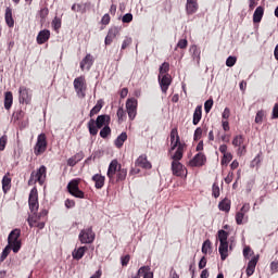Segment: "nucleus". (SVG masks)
<instances>
[{
    "label": "nucleus",
    "mask_w": 278,
    "mask_h": 278,
    "mask_svg": "<svg viewBox=\"0 0 278 278\" xmlns=\"http://www.w3.org/2000/svg\"><path fill=\"white\" fill-rule=\"evenodd\" d=\"M106 176L111 184H121L127 179V168H123L117 160H113L109 165Z\"/></svg>",
    "instance_id": "nucleus-1"
},
{
    "label": "nucleus",
    "mask_w": 278,
    "mask_h": 278,
    "mask_svg": "<svg viewBox=\"0 0 278 278\" xmlns=\"http://www.w3.org/2000/svg\"><path fill=\"white\" fill-rule=\"evenodd\" d=\"M111 121L110 115H99L96 121L90 119L87 124L90 136H97L99 129H102L103 126H109Z\"/></svg>",
    "instance_id": "nucleus-2"
},
{
    "label": "nucleus",
    "mask_w": 278,
    "mask_h": 278,
    "mask_svg": "<svg viewBox=\"0 0 278 278\" xmlns=\"http://www.w3.org/2000/svg\"><path fill=\"white\" fill-rule=\"evenodd\" d=\"M47 181V166L41 165L37 170H33L28 179V186H42Z\"/></svg>",
    "instance_id": "nucleus-3"
},
{
    "label": "nucleus",
    "mask_w": 278,
    "mask_h": 278,
    "mask_svg": "<svg viewBox=\"0 0 278 278\" xmlns=\"http://www.w3.org/2000/svg\"><path fill=\"white\" fill-rule=\"evenodd\" d=\"M8 245L11 247L13 253H18L23 247V241L21 240V229H13L8 237Z\"/></svg>",
    "instance_id": "nucleus-4"
},
{
    "label": "nucleus",
    "mask_w": 278,
    "mask_h": 278,
    "mask_svg": "<svg viewBox=\"0 0 278 278\" xmlns=\"http://www.w3.org/2000/svg\"><path fill=\"white\" fill-rule=\"evenodd\" d=\"M74 90L79 99H86V90H88V84L86 83V76L81 75L73 81Z\"/></svg>",
    "instance_id": "nucleus-5"
},
{
    "label": "nucleus",
    "mask_w": 278,
    "mask_h": 278,
    "mask_svg": "<svg viewBox=\"0 0 278 278\" xmlns=\"http://www.w3.org/2000/svg\"><path fill=\"white\" fill-rule=\"evenodd\" d=\"M81 178H74L67 184V191L76 199H86V193L79 189Z\"/></svg>",
    "instance_id": "nucleus-6"
},
{
    "label": "nucleus",
    "mask_w": 278,
    "mask_h": 278,
    "mask_svg": "<svg viewBox=\"0 0 278 278\" xmlns=\"http://www.w3.org/2000/svg\"><path fill=\"white\" fill-rule=\"evenodd\" d=\"M47 147H49V142L47 141V135L40 134L37 137V142L34 147V154L38 157L47 152Z\"/></svg>",
    "instance_id": "nucleus-7"
},
{
    "label": "nucleus",
    "mask_w": 278,
    "mask_h": 278,
    "mask_svg": "<svg viewBox=\"0 0 278 278\" xmlns=\"http://www.w3.org/2000/svg\"><path fill=\"white\" fill-rule=\"evenodd\" d=\"M28 206L31 214H36V212H38V207H40V204L38 202V189L36 187H34L29 192Z\"/></svg>",
    "instance_id": "nucleus-8"
},
{
    "label": "nucleus",
    "mask_w": 278,
    "mask_h": 278,
    "mask_svg": "<svg viewBox=\"0 0 278 278\" xmlns=\"http://www.w3.org/2000/svg\"><path fill=\"white\" fill-rule=\"evenodd\" d=\"M126 112L129 121H134L138 114V100L136 98H129L126 101Z\"/></svg>",
    "instance_id": "nucleus-9"
},
{
    "label": "nucleus",
    "mask_w": 278,
    "mask_h": 278,
    "mask_svg": "<svg viewBox=\"0 0 278 278\" xmlns=\"http://www.w3.org/2000/svg\"><path fill=\"white\" fill-rule=\"evenodd\" d=\"M18 101L21 104L29 105L31 103V91L25 86L18 88Z\"/></svg>",
    "instance_id": "nucleus-10"
},
{
    "label": "nucleus",
    "mask_w": 278,
    "mask_h": 278,
    "mask_svg": "<svg viewBox=\"0 0 278 278\" xmlns=\"http://www.w3.org/2000/svg\"><path fill=\"white\" fill-rule=\"evenodd\" d=\"M78 238L81 244H92V242H94V232L92 231V227L83 229Z\"/></svg>",
    "instance_id": "nucleus-11"
},
{
    "label": "nucleus",
    "mask_w": 278,
    "mask_h": 278,
    "mask_svg": "<svg viewBox=\"0 0 278 278\" xmlns=\"http://www.w3.org/2000/svg\"><path fill=\"white\" fill-rule=\"evenodd\" d=\"M159 84L162 92L166 94V92H168V88H170V85L173 84V76H170V74H164L161 77L159 76Z\"/></svg>",
    "instance_id": "nucleus-12"
},
{
    "label": "nucleus",
    "mask_w": 278,
    "mask_h": 278,
    "mask_svg": "<svg viewBox=\"0 0 278 278\" xmlns=\"http://www.w3.org/2000/svg\"><path fill=\"white\" fill-rule=\"evenodd\" d=\"M169 138H170L169 151H175V149H177L179 144H186V143H181V139L179 138V131L177 130V127L170 130Z\"/></svg>",
    "instance_id": "nucleus-13"
},
{
    "label": "nucleus",
    "mask_w": 278,
    "mask_h": 278,
    "mask_svg": "<svg viewBox=\"0 0 278 278\" xmlns=\"http://www.w3.org/2000/svg\"><path fill=\"white\" fill-rule=\"evenodd\" d=\"M205 162H207V156H205L203 152H199L189 161V165L192 167H201L205 166Z\"/></svg>",
    "instance_id": "nucleus-14"
},
{
    "label": "nucleus",
    "mask_w": 278,
    "mask_h": 278,
    "mask_svg": "<svg viewBox=\"0 0 278 278\" xmlns=\"http://www.w3.org/2000/svg\"><path fill=\"white\" fill-rule=\"evenodd\" d=\"M251 211V204L249 203H244L242 205V207L240 208L239 212H237L236 214V223L237 225H242L244 222V216H247V214H249V212Z\"/></svg>",
    "instance_id": "nucleus-15"
},
{
    "label": "nucleus",
    "mask_w": 278,
    "mask_h": 278,
    "mask_svg": "<svg viewBox=\"0 0 278 278\" xmlns=\"http://www.w3.org/2000/svg\"><path fill=\"white\" fill-rule=\"evenodd\" d=\"M118 34H121V28L113 26L109 29L108 35L104 39V43L106 47H110V45H112V42H114V39L116 38V36H118Z\"/></svg>",
    "instance_id": "nucleus-16"
},
{
    "label": "nucleus",
    "mask_w": 278,
    "mask_h": 278,
    "mask_svg": "<svg viewBox=\"0 0 278 278\" xmlns=\"http://www.w3.org/2000/svg\"><path fill=\"white\" fill-rule=\"evenodd\" d=\"M135 166L138 168H144L149 170L152 168L151 162L147 159V154H141L135 162Z\"/></svg>",
    "instance_id": "nucleus-17"
},
{
    "label": "nucleus",
    "mask_w": 278,
    "mask_h": 278,
    "mask_svg": "<svg viewBox=\"0 0 278 278\" xmlns=\"http://www.w3.org/2000/svg\"><path fill=\"white\" fill-rule=\"evenodd\" d=\"M172 173L173 175H175V177H184V173H186V168L184 167V164H181L179 161H173Z\"/></svg>",
    "instance_id": "nucleus-18"
},
{
    "label": "nucleus",
    "mask_w": 278,
    "mask_h": 278,
    "mask_svg": "<svg viewBox=\"0 0 278 278\" xmlns=\"http://www.w3.org/2000/svg\"><path fill=\"white\" fill-rule=\"evenodd\" d=\"M92 64H94V56L92 54H87L81 61H80V70L84 71H90L92 68Z\"/></svg>",
    "instance_id": "nucleus-19"
},
{
    "label": "nucleus",
    "mask_w": 278,
    "mask_h": 278,
    "mask_svg": "<svg viewBox=\"0 0 278 278\" xmlns=\"http://www.w3.org/2000/svg\"><path fill=\"white\" fill-rule=\"evenodd\" d=\"M49 38H51V30H40L37 35V45H45V42H49Z\"/></svg>",
    "instance_id": "nucleus-20"
},
{
    "label": "nucleus",
    "mask_w": 278,
    "mask_h": 278,
    "mask_svg": "<svg viewBox=\"0 0 278 278\" xmlns=\"http://www.w3.org/2000/svg\"><path fill=\"white\" fill-rule=\"evenodd\" d=\"M257 262H260V255L254 256L251 261L248 263L247 267V277L253 276V273H255V266H257Z\"/></svg>",
    "instance_id": "nucleus-21"
},
{
    "label": "nucleus",
    "mask_w": 278,
    "mask_h": 278,
    "mask_svg": "<svg viewBox=\"0 0 278 278\" xmlns=\"http://www.w3.org/2000/svg\"><path fill=\"white\" fill-rule=\"evenodd\" d=\"M29 227H38V229H45V219L38 218V215L28 217Z\"/></svg>",
    "instance_id": "nucleus-22"
},
{
    "label": "nucleus",
    "mask_w": 278,
    "mask_h": 278,
    "mask_svg": "<svg viewBox=\"0 0 278 278\" xmlns=\"http://www.w3.org/2000/svg\"><path fill=\"white\" fill-rule=\"evenodd\" d=\"M86 251H88V247L86 245L74 249V251L72 252L73 260L79 262V260H81L84 255H86Z\"/></svg>",
    "instance_id": "nucleus-23"
},
{
    "label": "nucleus",
    "mask_w": 278,
    "mask_h": 278,
    "mask_svg": "<svg viewBox=\"0 0 278 278\" xmlns=\"http://www.w3.org/2000/svg\"><path fill=\"white\" fill-rule=\"evenodd\" d=\"M91 179L94 182V188H97V190H101V188L105 186V176L101 174H94Z\"/></svg>",
    "instance_id": "nucleus-24"
},
{
    "label": "nucleus",
    "mask_w": 278,
    "mask_h": 278,
    "mask_svg": "<svg viewBox=\"0 0 278 278\" xmlns=\"http://www.w3.org/2000/svg\"><path fill=\"white\" fill-rule=\"evenodd\" d=\"M12 188V177H10V173H7L2 178V190L4 194H8Z\"/></svg>",
    "instance_id": "nucleus-25"
},
{
    "label": "nucleus",
    "mask_w": 278,
    "mask_h": 278,
    "mask_svg": "<svg viewBox=\"0 0 278 278\" xmlns=\"http://www.w3.org/2000/svg\"><path fill=\"white\" fill-rule=\"evenodd\" d=\"M218 251H219L220 260L225 262V260L229 257V243H219Z\"/></svg>",
    "instance_id": "nucleus-26"
},
{
    "label": "nucleus",
    "mask_w": 278,
    "mask_h": 278,
    "mask_svg": "<svg viewBox=\"0 0 278 278\" xmlns=\"http://www.w3.org/2000/svg\"><path fill=\"white\" fill-rule=\"evenodd\" d=\"M201 118H203V106L198 105L194 110V113H193L192 124L193 125H199V123H201Z\"/></svg>",
    "instance_id": "nucleus-27"
},
{
    "label": "nucleus",
    "mask_w": 278,
    "mask_h": 278,
    "mask_svg": "<svg viewBox=\"0 0 278 278\" xmlns=\"http://www.w3.org/2000/svg\"><path fill=\"white\" fill-rule=\"evenodd\" d=\"M13 103H14V96L12 94V91H7L4 93V109L12 110Z\"/></svg>",
    "instance_id": "nucleus-28"
},
{
    "label": "nucleus",
    "mask_w": 278,
    "mask_h": 278,
    "mask_svg": "<svg viewBox=\"0 0 278 278\" xmlns=\"http://www.w3.org/2000/svg\"><path fill=\"white\" fill-rule=\"evenodd\" d=\"M218 207L220 212H226L227 214H229V212L231 211V200L227 198L222 200L218 204Z\"/></svg>",
    "instance_id": "nucleus-29"
},
{
    "label": "nucleus",
    "mask_w": 278,
    "mask_h": 278,
    "mask_svg": "<svg viewBox=\"0 0 278 278\" xmlns=\"http://www.w3.org/2000/svg\"><path fill=\"white\" fill-rule=\"evenodd\" d=\"M264 18V7H257L253 14V23H262Z\"/></svg>",
    "instance_id": "nucleus-30"
},
{
    "label": "nucleus",
    "mask_w": 278,
    "mask_h": 278,
    "mask_svg": "<svg viewBox=\"0 0 278 278\" xmlns=\"http://www.w3.org/2000/svg\"><path fill=\"white\" fill-rule=\"evenodd\" d=\"M184 149H186V144H179V147L176 148V152L172 156L173 162H179L184 157Z\"/></svg>",
    "instance_id": "nucleus-31"
},
{
    "label": "nucleus",
    "mask_w": 278,
    "mask_h": 278,
    "mask_svg": "<svg viewBox=\"0 0 278 278\" xmlns=\"http://www.w3.org/2000/svg\"><path fill=\"white\" fill-rule=\"evenodd\" d=\"M4 21L8 27H14V17H12V9L10 7L5 9Z\"/></svg>",
    "instance_id": "nucleus-32"
},
{
    "label": "nucleus",
    "mask_w": 278,
    "mask_h": 278,
    "mask_svg": "<svg viewBox=\"0 0 278 278\" xmlns=\"http://www.w3.org/2000/svg\"><path fill=\"white\" fill-rule=\"evenodd\" d=\"M127 142V132H122L114 141L116 149H123V146Z\"/></svg>",
    "instance_id": "nucleus-33"
},
{
    "label": "nucleus",
    "mask_w": 278,
    "mask_h": 278,
    "mask_svg": "<svg viewBox=\"0 0 278 278\" xmlns=\"http://www.w3.org/2000/svg\"><path fill=\"white\" fill-rule=\"evenodd\" d=\"M84 160V154L81 153H76L72 157L67 160V166H75L78 162H81Z\"/></svg>",
    "instance_id": "nucleus-34"
},
{
    "label": "nucleus",
    "mask_w": 278,
    "mask_h": 278,
    "mask_svg": "<svg viewBox=\"0 0 278 278\" xmlns=\"http://www.w3.org/2000/svg\"><path fill=\"white\" fill-rule=\"evenodd\" d=\"M197 10H199V3L198 2H188L186 4V12L187 14H195Z\"/></svg>",
    "instance_id": "nucleus-35"
},
{
    "label": "nucleus",
    "mask_w": 278,
    "mask_h": 278,
    "mask_svg": "<svg viewBox=\"0 0 278 278\" xmlns=\"http://www.w3.org/2000/svg\"><path fill=\"white\" fill-rule=\"evenodd\" d=\"M103 109V100H98L97 104L91 109L89 116L92 118V116H97L99 112Z\"/></svg>",
    "instance_id": "nucleus-36"
},
{
    "label": "nucleus",
    "mask_w": 278,
    "mask_h": 278,
    "mask_svg": "<svg viewBox=\"0 0 278 278\" xmlns=\"http://www.w3.org/2000/svg\"><path fill=\"white\" fill-rule=\"evenodd\" d=\"M217 238L219 240V244L228 243L227 239L229 238V232L225 230H218Z\"/></svg>",
    "instance_id": "nucleus-37"
},
{
    "label": "nucleus",
    "mask_w": 278,
    "mask_h": 278,
    "mask_svg": "<svg viewBox=\"0 0 278 278\" xmlns=\"http://www.w3.org/2000/svg\"><path fill=\"white\" fill-rule=\"evenodd\" d=\"M168 71H170V63L164 62L159 70V76L162 77L164 75H168Z\"/></svg>",
    "instance_id": "nucleus-38"
},
{
    "label": "nucleus",
    "mask_w": 278,
    "mask_h": 278,
    "mask_svg": "<svg viewBox=\"0 0 278 278\" xmlns=\"http://www.w3.org/2000/svg\"><path fill=\"white\" fill-rule=\"evenodd\" d=\"M231 160H233V154H231V152L223 154L220 160L222 166H229V162H231Z\"/></svg>",
    "instance_id": "nucleus-39"
},
{
    "label": "nucleus",
    "mask_w": 278,
    "mask_h": 278,
    "mask_svg": "<svg viewBox=\"0 0 278 278\" xmlns=\"http://www.w3.org/2000/svg\"><path fill=\"white\" fill-rule=\"evenodd\" d=\"M202 253L204 255H207L208 253H212V241L210 239H206L202 244Z\"/></svg>",
    "instance_id": "nucleus-40"
},
{
    "label": "nucleus",
    "mask_w": 278,
    "mask_h": 278,
    "mask_svg": "<svg viewBox=\"0 0 278 278\" xmlns=\"http://www.w3.org/2000/svg\"><path fill=\"white\" fill-rule=\"evenodd\" d=\"M244 146V136L237 135L232 139V147H242Z\"/></svg>",
    "instance_id": "nucleus-41"
},
{
    "label": "nucleus",
    "mask_w": 278,
    "mask_h": 278,
    "mask_svg": "<svg viewBox=\"0 0 278 278\" xmlns=\"http://www.w3.org/2000/svg\"><path fill=\"white\" fill-rule=\"evenodd\" d=\"M189 53H191V55L193 58H198V60H201V50H199V48L197 47V45H192L189 49Z\"/></svg>",
    "instance_id": "nucleus-42"
},
{
    "label": "nucleus",
    "mask_w": 278,
    "mask_h": 278,
    "mask_svg": "<svg viewBox=\"0 0 278 278\" xmlns=\"http://www.w3.org/2000/svg\"><path fill=\"white\" fill-rule=\"evenodd\" d=\"M116 114H117L118 123H124V121H127V112H125V109L119 108Z\"/></svg>",
    "instance_id": "nucleus-43"
},
{
    "label": "nucleus",
    "mask_w": 278,
    "mask_h": 278,
    "mask_svg": "<svg viewBox=\"0 0 278 278\" xmlns=\"http://www.w3.org/2000/svg\"><path fill=\"white\" fill-rule=\"evenodd\" d=\"M100 136L105 140V138H108L109 136H112V128H110L109 126H104L101 130H100Z\"/></svg>",
    "instance_id": "nucleus-44"
},
{
    "label": "nucleus",
    "mask_w": 278,
    "mask_h": 278,
    "mask_svg": "<svg viewBox=\"0 0 278 278\" xmlns=\"http://www.w3.org/2000/svg\"><path fill=\"white\" fill-rule=\"evenodd\" d=\"M212 197H214V199L220 197V187H218V182H214L212 186Z\"/></svg>",
    "instance_id": "nucleus-45"
},
{
    "label": "nucleus",
    "mask_w": 278,
    "mask_h": 278,
    "mask_svg": "<svg viewBox=\"0 0 278 278\" xmlns=\"http://www.w3.org/2000/svg\"><path fill=\"white\" fill-rule=\"evenodd\" d=\"M10 251H12V247L8 244L1 253L0 262H5L7 257L10 255Z\"/></svg>",
    "instance_id": "nucleus-46"
},
{
    "label": "nucleus",
    "mask_w": 278,
    "mask_h": 278,
    "mask_svg": "<svg viewBox=\"0 0 278 278\" xmlns=\"http://www.w3.org/2000/svg\"><path fill=\"white\" fill-rule=\"evenodd\" d=\"M201 138H203V128L198 127V128L194 130L193 140H194V142H199V140H200Z\"/></svg>",
    "instance_id": "nucleus-47"
},
{
    "label": "nucleus",
    "mask_w": 278,
    "mask_h": 278,
    "mask_svg": "<svg viewBox=\"0 0 278 278\" xmlns=\"http://www.w3.org/2000/svg\"><path fill=\"white\" fill-rule=\"evenodd\" d=\"M177 49H188V39H179L176 45L175 51H177Z\"/></svg>",
    "instance_id": "nucleus-48"
},
{
    "label": "nucleus",
    "mask_w": 278,
    "mask_h": 278,
    "mask_svg": "<svg viewBox=\"0 0 278 278\" xmlns=\"http://www.w3.org/2000/svg\"><path fill=\"white\" fill-rule=\"evenodd\" d=\"M52 27L54 31H58L62 27V18L55 16L52 21Z\"/></svg>",
    "instance_id": "nucleus-49"
},
{
    "label": "nucleus",
    "mask_w": 278,
    "mask_h": 278,
    "mask_svg": "<svg viewBox=\"0 0 278 278\" xmlns=\"http://www.w3.org/2000/svg\"><path fill=\"white\" fill-rule=\"evenodd\" d=\"M23 118H25V112H23V110L15 111L13 113L14 121H23Z\"/></svg>",
    "instance_id": "nucleus-50"
},
{
    "label": "nucleus",
    "mask_w": 278,
    "mask_h": 278,
    "mask_svg": "<svg viewBox=\"0 0 278 278\" xmlns=\"http://www.w3.org/2000/svg\"><path fill=\"white\" fill-rule=\"evenodd\" d=\"M214 106V100L208 99L205 101L204 103V111L206 112V114H210V112L212 111V108Z\"/></svg>",
    "instance_id": "nucleus-51"
},
{
    "label": "nucleus",
    "mask_w": 278,
    "mask_h": 278,
    "mask_svg": "<svg viewBox=\"0 0 278 278\" xmlns=\"http://www.w3.org/2000/svg\"><path fill=\"white\" fill-rule=\"evenodd\" d=\"M236 62H238V58L236 56H228L226 60V66L231 68L232 66H236Z\"/></svg>",
    "instance_id": "nucleus-52"
},
{
    "label": "nucleus",
    "mask_w": 278,
    "mask_h": 278,
    "mask_svg": "<svg viewBox=\"0 0 278 278\" xmlns=\"http://www.w3.org/2000/svg\"><path fill=\"white\" fill-rule=\"evenodd\" d=\"M255 123L257 125H262V123H264V111L261 110L256 113Z\"/></svg>",
    "instance_id": "nucleus-53"
},
{
    "label": "nucleus",
    "mask_w": 278,
    "mask_h": 278,
    "mask_svg": "<svg viewBox=\"0 0 278 278\" xmlns=\"http://www.w3.org/2000/svg\"><path fill=\"white\" fill-rule=\"evenodd\" d=\"M131 42H132L131 37H126V38L124 39L123 43H122V49H121V51H125V49H127V47H130Z\"/></svg>",
    "instance_id": "nucleus-54"
},
{
    "label": "nucleus",
    "mask_w": 278,
    "mask_h": 278,
    "mask_svg": "<svg viewBox=\"0 0 278 278\" xmlns=\"http://www.w3.org/2000/svg\"><path fill=\"white\" fill-rule=\"evenodd\" d=\"M8 144V135L0 138V151H5V146Z\"/></svg>",
    "instance_id": "nucleus-55"
},
{
    "label": "nucleus",
    "mask_w": 278,
    "mask_h": 278,
    "mask_svg": "<svg viewBox=\"0 0 278 278\" xmlns=\"http://www.w3.org/2000/svg\"><path fill=\"white\" fill-rule=\"evenodd\" d=\"M39 16L42 21L49 16V8H43L39 11Z\"/></svg>",
    "instance_id": "nucleus-56"
},
{
    "label": "nucleus",
    "mask_w": 278,
    "mask_h": 278,
    "mask_svg": "<svg viewBox=\"0 0 278 278\" xmlns=\"http://www.w3.org/2000/svg\"><path fill=\"white\" fill-rule=\"evenodd\" d=\"M229 116H231V111L229 110V108H225L222 114L223 121H229Z\"/></svg>",
    "instance_id": "nucleus-57"
},
{
    "label": "nucleus",
    "mask_w": 278,
    "mask_h": 278,
    "mask_svg": "<svg viewBox=\"0 0 278 278\" xmlns=\"http://www.w3.org/2000/svg\"><path fill=\"white\" fill-rule=\"evenodd\" d=\"M123 23H131L134 21V15L131 13H126L122 17Z\"/></svg>",
    "instance_id": "nucleus-58"
},
{
    "label": "nucleus",
    "mask_w": 278,
    "mask_h": 278,
    "mask_svg": "<svg viewBox=\"0 0 278 278\" xmlns=\"http://www.w3.org/2000/svg\"><path fill=\"white\" fill-rule=\"evenodd\" d=\"M130 260H131V256L129 254L122 256L121 257L122 266H127Z\"/></svg>",
    "instance_id": "nucleus-59"
},
{
    "label": "nucleus",
    "mask_w": 278,
    "mask_h": 278,
    "mask_svg": "<svg viewBox=\"0 0 278 278\" xmlns=\"http://www.w3.org/2000/svg\"><path fill=\"white\" fill-rule=\"evenodd\" d=\"M247 154V146H241V147H238V150H237V155H245Z\"/></svg>",
    "instance_id": "nucleus-60"
},
{
    "label": "nucleus",
    "mask_w": 278,
    "mask_h": 278,
    "mask_svg": "<svg viewBox=\"0 0 278 278\" xmlns=\"http://www.w3.org/2000/svg\"><path fill=\"white\" fill-rule=\"evenodd\" d=\"M110 21H111L110 14L106 13L102 16L101 23L102 25H110Z\"/></svg>",
    "instance_id": "nucleus-61"
},
{
    "label": "nucleus",
    "mask_w": 278,
    "mask_h": 278,
    "mask_svg": "<svg viewBox=\"0 0 278 278\" xmlns=\"http://www.w3.org/2000/svg\"><path fill=\"white\" fill-rule=\"evenodd\" d=\"M224 181L225 184H231L233 181V172H229Z\"/></svg>",
    "instance_id": "nucleus-62"
},
{
    "label": "nucleus",
    "mask_w": 278,
    "mask_h": 278,
    "mask_svg": "<svg viewBox=\"0 0 278 278\" xmlns=\"http://www.w3.org/2000/svg\"><path fill=\"white\" fill-rule=\"evenodd\" d=\"M270 270H271V273H277L278 271V261H273L270 263Z\"/></svg>",
    "instance_id": "nucleus-63"
},
{
    "label": "nucleus",
    "mask_w": 278,
    "mask_h": 278,
    "mask_svg": "<svg viewBox=\"0 0 278 278\" xmlns=\"http://www.w3.org/2000/svg\"><path fill=\"white\" fill-rule=\"evenodd\" d=\"M273 118H278V103H276L273 108V114H271Z\"/></svg>",
    "instance_id": "nucleus-64"
}]
</instances>
